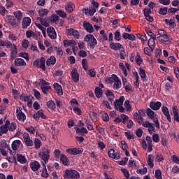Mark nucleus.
Instances as JSON below:
<instances>
[{"instance_id": "nucleus-1", "label": "nucleus", "mask_w": 179, "mask_h": 179, "mask_svg": "<svg viewBox=\"0 0 179 179\" xmlns=\"http://www.w3.org/2000/svg\"><path fill=\"white\" fill-rule=\"evenodd\" d=\"M50 150L48 147L42 148V150L39 152L38 156L41 160H43L44 164H47L48 163V160H50Z\"/></svg>"}, {"instance_id": "nucleus-2", "label": "nucleus", "mask_w": 179, "mask_h": 179, "mask_svg": "<svg viewBox=\"0 0 179 179\" xmlns=\"http://www.w3.org/2000/svg\"><path fill=\"white\" fill-rule=\"evenodd\" d=\"M157 38L159 41H162L164 44H169L170 38L167 31H165L164 29H158Z\"/></svg>"}, {"instance_id": "nucleus-3", "label": "nucleus", "mask_w": 179, "mask_h": 179, "mask_svg": "<svg viewBox=\"0 0 179 179\" xmlns=\"http://www.w3.org/2000/svg\"><path fill=\"white\" fill-rule=\"evenodd\" d=\"M84 41L87 43V45L92 50L97 45V40H96L93 34H87L84 38Z\"/></svg>"}, {"instance_id": "nucleus-4", "label": "nucleus", "mask_w": 179, "mask_h": 179, "mask_svg": "<svg viewBox=\"0 0 179 179\" xmlns=\"http://www.w3.org/2000/svg\"><path fill=\"white\" fill-rule=\"evenodd\" d=\"M124 100H125V97L124 96H121L119 99L115 100V108L117 111H120V113H125V108L122 106L124 104Z\"/></svg>"}, {"instance_id": "nucleus-5", "label": "nucleus", "mask_w": 179, "mask_h": 179, "mask_svg": "<svg viewBox=\"0 0 179 179\" xmlns=\"http://www.w3.org/2000/svg\"><path fill=\"white\" fill-rule=\"evenodd\" d=\"M80 177L79 172L75 170H66L65 173H64V178L66 179H79Z\"/></svg>"}, {"instance_id": "nucleus-6", "label": "nucleus", "mask_w": 179, "mask_h": 179, "mask_svg": "<svg viewBox=\"0 0 179 179\" xmlns=\"http://www.w3.org/2000/svg\"><path fill=\"white\" fill-rule=\"evenodd\" d=\"M34 66L36 68L45 71V58L41 57L40 59H36L34 62Z\"/></svg>"}, {"instance_id": "nucleus-7", "label": "nucleus", "mask_w": 179, "mask_h": 179, "mask_svg": "<svg viewBox=\"0 0 179 179\" xmlns=\"http://www.w3.org/2000/svg\"><path fill=\"white\" fill-rule=\"evenodd\" d=\"M66 153L71 155L73 156H76L77 155H82L83 153V149L80 148H69L66 150Z\"/></svg>"}, {"instance_id": "nucleus-8", "label": "nucleus", "mask_w": 179, "mask_h": 179, "mask_svg": "<svg viewBox=\"0 0 179 179\" xmlns=\"http://www.w3.org/2000/svg\"><path fill=\"white\" fill-rule=\"evenodd\" d=\"M9 125H10V122L6 120V123L0 127V136H2L3 134H8V131H9Z\"/></svg>"}, {"instance_id": "nucleus-9", "label": "nucleus", "mask_w": 179, "mask_h": 179, "mask_svg": "<svg viewBox=\"0 0 179 179\" xmlns=\"http://www.w3.org/2000/svg\"><path fill=\"white\" fill-rule=\"evenodd\" d=\"M112 78L114 80L113 89H115V90H118V89H121L122 83L118 76H117V75L115 74H113Z\"/></svg>"}, {"instance_id": "nucleus-10", "label": "nucleus", "mask_w": 179, "mask_h": 179, "mask_svg": "<svg viewBox=\"0 0 179 179\" xmlns=\"http://www.w3.org/2000/svg\"><path fill=\"white\" fill-rule=\"evenodd\" d=\"M22 101H27V106L28 107H32L33 106V96L31 95H27V94H24L21 97Z\"/></svg>"}, {"instance_id": "nucleus-11", "label": "nucleus", "mask_w": 179, "mask_h": 179, "mask_svg": "<svg viewBox=\"0 0 179 179\" xmlns=\"http://www.w3.org/2000/svg\"><path fill=\"white\" fill-rule=\"evenodd\" d=\"M47 34L51 40H55L57 38V31H55V29L52 27H48L47 29Z\"/></svg>"}, {"instance_id": "nucleus-12", "label": "nucleus", "mask_w": 179, "mask_h": 179, "mask_svg": "<svg viewBox=\"0 0 179 179\" xmlns=\"http://www.w3.org/2000/svg\"><path fill=\"white\" fill-rule=\"evenodd\" d=\"M71 78L74 83H78L79 82V73L78 72V69L73 67L71 70Z\"/></svg>"}, {"instance_id": "nucleus-13", "label": "nucleus", "mask_w": 179, "mask_h": 179, "mask_svg": "<svg viewBox=\"0 0 179 179\" xmlns=\"http://www.w3.org/2000/svg\"><path fill=\"white\" fill-rule=\"evenodd\" d=\"M16 115L19 121H22L23 122L26 120V115L22 111L20 108H17Z\"/></svg>"}, {"instance_id": "nucleus-14", "label": "nucleus", "mask_w": 179, "mask_h": 179, "mask_svg": "<svg viewBox=\"0 0 179 179\" xmlns=\"http://www.w3.org/2000/svg\"><path fill=\"white\" fill-rule=\"evenodd\" d=\"M8 48L11 50L10 59L11 60H13L16 58V55H17V47L16 46V45L12 43Z\"/></svg>"}, {"instance_id": "nucleus-15", "label": "nucleus", "mask_w": 179, "mask_h": 179, "mask_svg": "<svg viewBox=\"0 0 179 179\" xmlns=\"http://www.w3.org/2000/svg\"><path fill=\"white\" fill-rule=\"evenodd\" d=\"M146 114L150 118V120H152L157 125V117H156V114H155V112L152 110V109L148 108L146 109Z\"/></svg>"}, {"instance_id": "nucleus-16", "label": "nucleus", "mask_w": 179, "mask_h": 179, "mask_svg": "<svg viewBox=\"0 0 179 179\" xmlns=\"http://www.w3.org/2000/svg\"><path fill=\"white\" fill-rule=\"evenodd\" d=\"M66 31L69 36H73L75 38L78 39L79 37H80V35L79 34V31L72 28L67 29Z\"/></svg>"}, {"instance_id": "nucleus-17", "label": "nucleus", "mask_w": 179, "mask_h": 179, "mask_svg": "<svg viewBox=\"0 0 179 179\" xmlns=\"http://www.w3.org/2000/svg\"><path fill=\"white\" fill-rule=\"evenodd\" d=\"M83 12L87 16H93V15H94V13H96V10L95 8L90 7L88 8H83Z\"/></svg>"}, {"instance_id": "nucleus-18", "label": "nucleus", "mask_w": 179, "mask_h": 179, "mask_svg": "<svg viewBox=\"0 0 179 179\" xmlns=\"http://www.w3.org/2000/svg\"><path fill=\"white\" fill-rule=\"evenodd\" d=\"M108 155L109 157H111L112 159H115V160H118L120 159V153L115 152V150L114 149H109L108 152Z\"/></svg>"}, {"instance_id": "nucleus-19", "label": "nucleus", "mask_w": 179, "mask_h": 179, "mask_svg": "<svg viewBox=\"0 0 179 179\" xmlns=\"http://www.w3.org/2000/svg\"><path fill=\"white\" fill-rule=\"evenodd\" d=\"M6 19H7L8 23L13 27H17V26H19V24H17V22H16V20L15 19V17H13V15H7Z\"/></svg>"}, {"instance_id": "nucleus-20", "label": "nucleus", "mask_w": 179, "mask_h": 179, "mask_svg": "<svg viewBox=\"0 0 179 179\" xmlns=\"http://www.w3.org/2000/svg\"><path fill=\"white\" fill-rule=\"evenodd\" d=\"M20 146H22V141L20 140H15L11 144V148L14 152L19 150Z\"/></svg>"}, {"instance_id": "nucleus-21", "label": "nucleus", "mask_w": 179, "mask_h": 179, "mask_svg": "<svg viewBox=\"0 0 179 179\" xmlns=\"http://www.w3.org/2000/svg\"><path fill=\"white\" fill-rule=\"evenodd\" d=\"M83 27L85 30H86L88 33H93L94 31V28H93V25L90 24V22H87L86 21L83 22Z\"/></svg>"}, {"instance_id": "nucleus-22", "label": "nucleus", "mask_w": 179, "mask_h": 179, "mask_svg": "<svg viewBox=\"0 0 179 179\" xmlns=\"http://www.w3.org/2000/svg\"><path fill=\"white\" fill-rule=\"evenodd\" d=\"M165 23H166V26H170L171 28H176V18H164Z\"/></svg>"}, {"instance_id": "nucleus-23", "label": "nucleus", "mask_w": 179, "mask_h": 179, "mask_svg": "<svg viewBox=\"0 0 179 179\" xmlns=\"http://www.w3.org/2000/svg\"><path fill=\"white\" fill-rule=\"evenodd\" d=\"M30 24H31V19L29 17H24L22 20V29H27Z\"/></svg>"}, {"instance_id": "nucleus-24", "label": "nucleus", "mask_w": 179, "mask_h": 179, "mask_svg": "<svg viewBox=\"0 0 179 179\" xmlns=\"http://www.w3.org/2000/svg\"><path fill=\"white\" fill-rule=\"evenodd\" d=\"M60 162L62 163L64 166H69L71 164V162L69 161V158L64 154H62L60 156Z\"/></svg>"}, {"instance_id": "nucleus-25", "label": "nucleus", "mask_w": 179, "mask_h": 179, "mask_svg": "<svg viewBox=\"0 0 179 179\" xmlns=\"http://www.w3.org/2000/svg\"><path fill=\"white\" fill-rule=\"evenodd\" d=\"M109 45L110 48H111V50H114L115 51H118L121 50V48H124L122 45H121L120 43L111 42Z\"/></svg>"}, {"instance_id": "nucleus-26", "label": "nucleus", "mask_w": 179, "mask_h": 179, "mask_svg": "<svg viewBox=\"0 0 179 179\" xmlns=\"http://www.w3.org/2000/svg\"><path fill=\"white\" fill-rule=\"evenodd\" d=\"M65 10H66L69 13H72L73 10H75V3L73 2H69L65 5Z\"/></svg>"}, {"instance_id": "nucleus-27", "label": "nucleus", "mask_w": 179, "mask_h": 179, "mask_svg": "<svg viewBox=\"0 0 179 179\" xmlns=\"http://www.w3.org/2000/svg\"><path fill=\"white\" fill-rule=\"evenodd\" d=\"M15 66H26V62L22 58H17L14 61Z\"/></svg>"}, {"instance_id": "nucleus-28", "label": "nucleus", "mask_w": 179, "mask_h": 179, "mask_svg": "<svg viewBox=\"0 0 179 179\" xmlns=\"http://www.w3.org/2000/svg\"><path fill=\"white\" fill-rule=\"evenodd\" d=\"M53 86L55 92H57L59 96H62V94H64V92H62V87L58 84V83H55Z\"/></svg>"}, {"instance_id": "nucleus-29", "label": "nucleus", "mask_w": 179, "mask_h": 179, "mask_svg": "<svg viewBox=\"0 0 179 179\" xmlns=\"http://www.w3.org/2000/svg\"><path fill=\"white\" fill-rule=\"evenodd\" d=\"M63 45L65 48L73 47V45H76V41L75 40H64L63 41Z\"/></svg>"}, {"instance_id": "nucleus-30", "label": "nucleus", "mask_w": 179, "mask_h": 179, "mask_svg": "<svg viewBox=\"0 0 179 179\" xmlns=\"http://www.w3.org/2000/svg\"><path fill=\"white\" fill-rule=\"evenodd\" d=\"M57 63V58L54 56H51L49 59L46 61V65L47 66H51L55 65Z\"/></svg>"}, {"instance_id": "nucleus-31", "label": "nucleus", "mask_w": 179, "mask_h": 179, "mask_svg": "<svg viewBox=\"0 0 179 179\" xmlns=\"http://www.w3.org/2000/svg\"><path fill=\"white\" fill-rule=\"evenodd\" d=\"M30 168L32 171H38V169H40V162L37 161H34L30 164Z\"/></svg>"}, {"instance_id": "nucleus-32", "label": "nucleus", "mask_w": 179, "mask_h": 179, "mask_svg": "<svg viewBox=\"0 0 179 179\" xmlns=\"http://www.w3.org/2000/svg\"><path fill=\"white\" fill-rule=\"evenodd\" d=\"M162 110L163 111V113H164L165 116H166V119H168V121H171V117L169 109H168V106H162Z\"/></svg>"}, {"instance_id": "nucleus-33", "label": "nucleus", "mask_w": 179, "mask_h": 179, "mask_svg": "<svg viewBox=\"0 0 179 179\" xmlns=\"http://www.w3.org/2000/svg\"><path fill=\"white\" fill-rule=\"evenodd\" d=\"M10 45H12V42L9 40H2L0 39V47H6V48H10Z\"/></svg>"}, {"instance_id": "nucleus-34", "label": "nucleus", "mask_w": 179, "mask_h": 179, "mask_svg": "<svg viewBox=\"0 0 179 179\" xmlns=\"http://www.w3.org/2000/svg\"><path fill=\"white\" fill-rule=\"evenodd\" d=\"M13 15L15 17V19L20 23L22 22V19H23V14L22 13V11L17 10L13 13Z\"/></svg>"}, {"instance_id": "nucleus-35", "label": "nucleus", "mask_w": 179, "mask_h": 179, "mask_svg": "<svg viewBox=\"0 0 179 179\" xmlns=\"http://www.w3.org/2000/svg\"><path fill=\"white\" fill-rule=\"evenodd\" d=\"M17 161L19 162L21 164H26L27 162V159H26V157L23 156L21 154L17 155Z\"/></svg>"}, {"instance_id": "nucleus-36", "label": "nucleus", "mask_w": 179, "mask_h": 179, "mask_svg": "<svg viewBox=\"0 0 179 179\" xmlns=\"http://www.w3.org/2000/svg\"><path fill=\"white\" fill-rule=\"evenodd\" d=\"M122 38L124 40H130L131 41H135V35L134 34H129L128 33H124L122 34Z\"/></svg>"}, {"instance_id": "nucleus-37", "label": "nucleus", "mask_w": 179, "mask_h": 179, "mask_svg": "<svg viewBox=\"0 0 179 179\" xmlns=\"http://www.w3.org/2000/svg\"><path fill=\"white\" fill-rule=\"evenodd\" d=\"M42 165V177H44V178H47L48 177V173L47 172V166H45V164H44V162H41Z\"/></svg>"}, {"instance_id": "nucleus-38", "label": "nucleus", "mask_w": 179, "mask_h": 179, "mask_svg": "<svg viewBox=\"0 0 179 179\" xmlns=\"http://www.w3.org/2000/svg\"><path fill=\"white\" fill-rule=\"evenodd\" d=\"M49 12L50 10H48L47 8H41L38 10V13L41 17H44L48 15Z\"/></svg>"}, {"instance_id": "nucleus-39", "label": "nucleus", "mask_w": 179, "mask_h": 179, "mask_svg": "<svg viewBox=\"0 0 179 179\" xmlns=\"http://www.w3.org/2000/svg\"><path fill=\"white\" fill-rule=\"evenodd\" d=\"M173 119L175 121L179 120V112L178 106H173Z\"/></svg>"}, {"instance_id": "nucleus-40", "label": "nucleus", "mask_w": 179, "mask_h": 179, "mask_svg": "<svg viewBox=\"0 0 179 179\" xmlns=\"http://www.w3.org/2000/svg\"><path fill=\"white\" fill-rule=\"evenodd\" d=\"M95 96L97 99H100L103 96V90L99 87H95Z\"/></svg>"}, {"instance_id": "nucleus-41", "label": "nucleus", "mask_w": 179, "mask_h": 179, "mask_svg": "<svg viewBox=\"0 0 179 179\" xmlns=\"http://www.w3.org/2000/svg\"><path fill=\"white\" fill-rule=\"evenodd\" d=\"M139 75L141 80H143V82H145L146 80V73L142 67L139 69Z\"/></svg>"}, {"instance_id": "nucleus-42", "label": "nucleus", "mask_w": 179, "mask_h": 179, "mask_svg": "<svg viewBox=\"0 0 179 179\" xmlns=\"http://www.w3.org/2000/svg\"><path fill=\"white\" fill-rule=\"evenodd\" d=\"M155 38H150L148 41V46L150 47L151 51H153V50H155Z\"/></svg>"}, {"instance_id": "nucleus-43", "label": "nucleus", "mask_w": 179, "mask_h": 179, "mask_svg": "<svg viewBox=\"0 0 179 179\" xmlns=\"http://www.w3.org/2000/svg\"><path fill=\"white\" fill-rule=\"evenodd\" d=\"M2 148L3 149H8L9 150L10 155H13V152L10 149V147L9 146V145H8V143H6V142L1 143L0 148Z\"/></svg>"}, {"instance_id": "nucleus-44", "label": "nucleus", "mask_w": 179, "mask_h": 179, "mask_svg": "<svg viewBox=\"0 0 179 179\" xmlns=\"http://www.w3.org/2000/svg\"><path fill=\"white\" fill-rule=\"evenodd\" d=\"M133 117L138 121V124H142V122H143V117H142L141 115L138 114V112L135 113Z\"/></svg>"}, {"instance_id": "nucleus-45", "label": "nucleus", "mask_w": 179, "mask_h": 179, "mask_svg": "<svg viewBox=\"0 0 179 179\" xmlns=\"http://www.w3.org/2000/svg\"><path fill=\"white\" fill-rule=\"evenodd\" d=\"M34 145L35 149H40V148H41V141L39 138H36L34 141Z\"/></svg>"}, {"instance_id": "nucleus-46", "label": "nucleus", "mask_w": 179, "mask_h": 179, "mask_svg": "<svg viewBox=\"0 0 179 179\" xmlns=\"http://www.w3.org/2000/svg\"><path fill=\"white\" fill-rule=\"evenodd\" d=\"M129 167L131 169H139L138 164H136V162L135 160L129 159Z\"/></svg>"}, {"instance_id": "nucleus-47", "label": "nucleus", "mask_w": 179, "mask_h": 179, "mask_svg": "<svg viewBox=\"0 0 179 179\" xmlns=\"http://www.w3.org/2000/svg\"><path fill=\"white\" fill-rule=\"evenodd\" d=\"M41 89L44 94H49L51 91V86H41Z\"/></svg>"}, {"instance_id": "nucleus-48", "label": "nucleus", "mask_w": 179, "mask_h": 179, "mask_svg": "<svg viewBox=\"0 0 179 179\" xmlns=\"http://www.w3.org/2000/svg\"><path fill=\"white\" fill-rule=\"evenodd\" d=\"M26 36L27 38H30L31 37H33V38H37V35L36 34V33H34V31L31 30L27 31Z\"/></svg>"}, {"instance_id": "nucleus-49", "label": "nucleus", "mask_w": 179, "mask_h": 179, "mask_svg": "<svg viewBox=\"0 0 179 179\" xmlns=\"http://www.w3.org/2000/svg\"><path fill=\"white\" fill-rule=\"evenodd\" d=\"M56 13L57 15H58V16H59L60 17H62L63 19L66 18V13H65V11L62 10H56Z\"/></svg>"}, {"instance_id": "nucleus-50", "label": "nucleus", "mask_w": 179, "mask_h": 179, "mask_svg": "<svg viewBox=\"0 0 179 179\" xmlns=\"http://www.w3.org/2000/svg\"><path fill=\"white\" fill-rule=\"evenodd\" d=\"M37 20H39L43 26H45V27L50 26L47 20L42 18L41 17H37Z\"/></svg>"}, {"instance_id": "nucleus-51", "label": "nucleus", "mask_w": 179, "mask_h": 179, "mask_svg": "<svg viewBox=\"0 0 179 179\" xmlns=\"http://www.w3.org/2000/svg\"><path fill=\"white\" fill-rule=\"evenodd\" d=\"M147 162H148V166H150V167L151 169H153V166H154L153 165V156L149 155L148 157Z\"/></svg>"}, {"instance_id": "nucleus-52", "label": "nucleus", "mask_w": 179, "mask_h": 179, "mask_svg": "<svg viewBox=\"0 0 179 179\" xmlns=\"http://www.w3.org/2000/svg\"><path fill=\"white\" fill-rule=\"evenodd\" d=\"M136 37L140 40H141L143 44H145V43L148 41V38H146V36L141 35V34H137Z\"/></svg>"}, {"instance_id": "nucleus-53", "label": "nucleus", "mask_w": 179, "mask_h": 179, "mask_svg": "<svg viewBox=\"0 0 179 179\" xmlns=\"http://www.w3.org/2000/svg\"><path fill=\"white\" fill-rule=\"evenodd\" d=\"M47 107L50 110H55V103L53 101H49L47 103Z\"/></svg>"}, {"instance_id": "nucleus-54", "label": "nucleus", "mask_w": 179, "mask_h": 179, "mask_svg": "<svg viewBox=\"0 0 179 179\" xmlns=\"http://www.w3.org/2000/svg\"><path fill=\"white\" fill-rule=\"evenodd\" d=\"M124 106L127 111H131V108H132V106H131V102L129 101V100L125 101Z\"/></svg>"}, {"instance_id": "nucleus-55", "label": "nucleus", "mask_w": 179, "mask_h": 179, "mask_svg": "<svg viewBox=\"0 0 179 179\" xmlns=\"http://www.w3.org/2000/svg\"><path fill=\"white\" fill-rule=\"evenodd\" d=\"M76 129V131L78 133H82V134H87V129H86V127H82L81 129H80L79 127H75L74 128Z\"/></svg>"}, {"instance_id": "nucleus-56", "label": "nucleus", "mask_w": 179, "mask_h": 179, "mask_svg": "<svg viewBox=\"0 0 179 179\" xmlns=\"http://www.w3.org/2000/svg\"><path fill=\"white\" fill-rule=\"evenodd\" d=\"M115 40L116 41H121V32L119 30L115 32Z\"/></svg>"}, {"instance_id": "nucleus-57", "label": "nucleus", "mask_w": 179, "mask_h": 179, "mask_svg": "<svg viewBox=\"0 0 179 179\" xmlns=\"http://www.w3.org/2000/svg\"><path fill=\"white\" fill-rule=\"evenodd\" d=\"M16 128H17V125L16 124V123L12 122L10 124V127L8 126V131H10V132H13V131H15Z\"/></svg>"}, {"instance_id": "nucleus-58", "label": "nucleus", "mask_w": 179, "mask_h": 179, "mask_svg": "<svg viewBox=\"0 0 179 179\" xmlns=\"http://www.w3.org/2000/svg\"><path fill=\"white\" fill-rule=\"evenodd\" d=\"M53 153L55 159H59V157L62 155L61 154V150L59 149H55Z\"/></svg>"}, {"instance_id": "nucleus-59", "label": "nucleus", "mask_w": 179, "mask_h": 179, "mask_svg": "<svg viewBox=\"0 0 179 179\" xmlns=\"http://www.w3.org/2000/svg\"><path fill=\"white\" fill-rule=\"evenodd\" d=\"M19 57H21V58H24L26 59V61H29L30 57H29V54L25 52H21L19 54Z\"/></svg>"}, {"instance_id": "nucleus-60", "label": "nucleus", "mask_w": 179, "mask_h": 179, "mask_svg": "<svg viewBox=\"0 0 179 179\" xmlns=\"http://www.w3.org/2000/svg\"><path fill=\"white\" fill-rule=\"evenodd\" d=\"M136 173L137 174H141V176H143L148 173V169L143 168V169H137Z\"/></svg>"}, {"instance_id": "nucleus-61", "label": "nucleus", "mask_w": 179, "mask_h": 179, "mask_svg": "<svg viewBox=\"0 0 179 179\" xmlns=\"http://www.w3.org/2000/svg\"><path fill=\"white\" fill-rule=\"evenodd\" d=\"M82 66L84 69V71H87L88 66H87V59H83L82 60Z\"/></svg>"}, {"instance_id": "nucleus-62", "label": "nucleus", "mask_w": 179, "mask_h": 179, "mask_svg": "<svg viewBox=\"0 0 179 179\" xmlns=\"http://www.w3.org/2000/svg\"><path fill=\"white\" fill-rule=\"evenodd\" d=\"M24 142L25 145L28 147H31L34 145V142L31 138H30V137L27 140H25Z\"/></svg>"}, {"instance_id": "nucleus-63", "label": "nucleus", "mask_w": 179, "mask_h": 179, "mask_svg": "<svg viewBox=\"0 0 179 179\" xmlns=\"http://www.w3.org/2000/svg\"><path fill=\"white\" fill-rule=\"evenodd\" d=\"M150 107L155 111L157 110V102H151L150 103Z\"/></svg>"}, {"instance_id": "nucleus-64", "label": "nucleus", "mask_w": 179, "mask_h": 179, "mask_svg": "<svg viewBox=\"0 0 179 179\" xmlns=\"http://www.w3.org/2000/svg\"><path fill=\"white\" fill-rule=\"evenodd\" d=\"M0 13L2 15V16H4V15H8V10L1 6H0Z\"/></svg>"}]
</instances>
